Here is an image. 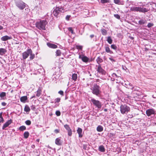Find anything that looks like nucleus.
<instances>
[{
  "instance_id": "nucleus-1",
  "label": "nucleus",
  "mask_w": 156,
  "mask_h": 156,
  "mask_svg": "<svg viewBox=\"0 0 156 156\" xmlns=\"http://www.w3.org/2000/svg\"><path fill=\"white\" fill-rule=\"evenodd\" d=\"M47 23V22L46 20H41L36 22V27L39 30H46L45 26Z\"/></svg>"
},
{
  "instance_id": "nucleus-2",
  "label": "nucleus",
  "mask_w": 156,
  "mask_h": 156,
  "mask_svg": "<svg viewBox=\"0 0 156 156\" xmlns=\"http://www.w3.org/2000/svg\"><path fill=\"white\" fill-rule=\"evenodd\" d=\"M64 10V9L63 7L56 6L54 9L53 14L54 16H57L61 13H63Z\"/></svg>"
},
{
  "instance_id": "nucleus-3",
  "label": "nucleus",
  "mask_w": 156,
  "mask_h": 156,
  "mask_svg": "<svg viewBox=\"0 0 156 156\" xmlns=\"http://www.w3.org/2000/svg\"><path fill=\"white\" fill-rule=\"evenodd\" d=\"M130 9L131 11L139 12L143 13L147 12L149 11L145 8L136 6L131 7Z\"/></svg>"
},
{
  "instance_id": "nucleus-4",
  "label": "nucleus",
  "mask_w": 156,
  "mask_h": 156,
  "mask_svg": "<svg viewBox=\"0 0 156 156\" xmlns=\"http://www.w3.org/2000/svg\"><path fill=\"white\" fill-rule=\"evenodd\" d=\"M120 111L122 114H124L129 112L130 108L126 105H122L120 107Z\"/></svg>"
},
{
  "instance_id": "nucleus-5",
  "label": "nucleus",
  "mask_w": 156,
  "mask_h": 156,
  "mask_svg": "<svg viewBox=\"0 0 156 156\" xmlns=\"http://www.w3.org/2000/svg\"><path fill=\"white\" fill-rule=\"evenodd\" d=\"M92 90V93L97 96H98L100 93V87L97 84L94 85Z\"/></svg>"
},
{
  "instance_id": "nucleus-6",
  "label": "nucleus",
  "mask_w": 156,
  "mask_h": 156,
  "mask_svg": "<svg viewBox=\"0 0 156 156\" xmlns=\"http://www.w3.org/2000/svg\"><path fill=\"white\" fill-rule=\"evenodd\" d=\"M91 101L93 104L98 108H101V103L98 100H96L94 99H91Z\"/></svg>"
},
{
  "instance_id": "nucleus-7",
  "label": "nucleus",
  "mask_w": 156,
  "mask_h": 156,
  "mask_svg": "<svg viewBox=\"0 0 156 156\" xmlns=\"http://www.w3.org/2000/svg\"><path fill=\"white\" fill-rule=\"evenodd\" d=\"M16 5L21 10L23 9L26 7L25 3L21 1L17 2Z\"/></svg>"
},
{
  "instance_id": "nucleus-8",
  "label": "nucleus",
  "mask_w": 156,
  "mask_h": 156,
  "mask_svg": "<svg viewBox=\"0 0 156 156\" xmlns=\"http://www.w3.org/2000/svg\"><path fill=\"white\" fill-rule=\"evenodd\" d=\"M64 126L67 131L68 135L69 136H71L72 134V130L70 127L69 125L67 124H65Z\"/></svg>"
},
{
  "instance_id": "nucleus-9",
  "label": "nucleus",
  "mask_w": 156,
  "mask_h": 156,
  "mask_svg": "<svg viewBox=\"0 0 156 156\" xmlns=\"http://www.w3.org/2000/svg\"><path fill=\"white\" fill-rule=\"evenodd\" d=\"M155 112L154 110L152 108L147 109L146 111V113L147 115L149 116L152 115L154 114Z\"/></svg>"
},
{
  "instance_id": "nucleus-10",
  "label": "nucleus",
  "mask_w": 156,
  "mask_h": 156,
  "mask_svg": "<svg viewBox=\"0 0 156 156\" xmlns=\"http://www.w3.org/2000/svg\"><path fill=\"white\" fill-rule=\"evenodd\" d=\"M97 71L98 73L102 74H105V71L102 68L101 64H99L98 66Z\"/></svg>"
},
{
  "instance_id": "nucleus-11",
  "label": "nucleus",
  "mask_w": 156,
  "mask_h": 156,
  "mask_svg": "<svg viewBox=\"0 0 156 156\" xmlns=\"http://www.w3.org/2000/svg\"><path fill=\"white\" fill-rule=\"evenodd\" d=\"M79 58L81 59L83 62L86 63L89 60V58H88L84 56L80 55L79 56Z\"/></svg>"
},
{
  "instance_id": "nucleus-12",
  "label": "nucleus",
  "mask_w": 156,
  "mask_h": 156,
  "mask_svg": "<svg viewBox=\"0 0 156 156\" xmlns=\"http://www.w3.org/2000/svg\"><path fill=\"white\" fill-rule=\"evenodd\" d=\"M12 122V120L11 119L8 120L3 125L2 128L3 129H4L5 128L7 127Z\"/></svg>"
},
{
  "instance_id": "nucleus-13",
  "label": "nucleus",
  "mask_w": 156,
  "mask_h": 156,
  "mask_svg": "<svg viewBox=\"0 0 156 156\" xmlns=\"http://www.w3.org/2000/svg\"><path fill=\"white\" fill-rule=\"evenodd\" d=\"M28 51L29 52V55H30V59L32 60L35 57V55L33 54V52L31 49H28Z\"/></svg>"
},
{
  "instance_id": "nucleus-14",
  "label": "nucleus",
  "mask_w": 156,
  "mask_h": 156,
  "mask_svg": "<svg viewBox=\"0 0 156 156\" xmlns=\"http://www.w3.org/2000/svg\"><path fill=\"white\" fill-rule=\"evenodd\" d=\"M29 56V52L28 49L26 51H24L22 53L23 58V59H25Z\"/></svg>"
},
{
  "instance_id": "nucleus-15",
  "label": "nucleus",
  "mask_w": 156,
  "mask_h": 156,
  "mask_svg": "<svg viewBox=\"0 0 156 156\" xmlns=\"http://www.w3.org/2000/svg\"><path fill=\"white\" fill-rule=\"evenodd\" d=\"M77 132L79 135V137L81 138L83 137L82 129L80 128H78L77 130Z\"/></svg>"
},
{
  "instance_id": "nucleus-16",
  "label": "nucleus",
  "mask_w": 156,
  "mask_h": 156,
  "mask_svg": "<svg viewBox=\"0 0 156 156\" xmlns=\"http://www.w3.org/2000/svg\"><path fill=\"white\" fill-rule=\"evenodd\" d=\"M12 39V37H9L8 36L5 35L2 37L1 40L2 41H5L8 40H10Z\"/></svg>"
},
{
  "instance_id": "nucleus-17",
  "label": "nucleus",
  "mask_w": 156,
  "mask_h": 156,
  "mask_svg": "<svg viewBox=\"0 0 156 156\" xmlns=\"http://www.w3.org/2000/svg\"><path fill=\"white\" fill-rule=\"evenodd\" d=\"M47 45L50 48H57V46L54 44H51L49 43H47Z\"/></svg>"
},
{
  "instance_id": "nucleus-18",
  "label": "nucleus",
  "mask_w": 156,
  "mask_h": 156,
  "mask_svg": "<svg viewBox=\"0 0 156 156\" xmlns=\"http://www.w3.org/2000/svg\"><path fill=\"white\" fill-rule=\"evenodd\" d=\"M55 144H56L58 146L61 145L62 144L61 142V139L59 137L56 139L55 140Z\"/></svg>"
},
{
  "instance_id": "nucleus-19",
  "label": "nucleus",
  "mask_w": 156,
  "mask_h": 156,
  "mask_svg": "<svg viewBox=\"0 0 156 156\" xmlns=\"http://www.w3.org/2000/svg\"><path fill=\"white\" fill-rule=\"evenodd\" d=\"M7 52V50L3 48H0V55H3Z\"/></svg>"
},
{
  "instance_id": "nucleus-20",
  "label": "nucleus",
  "mask_w": 156,
  "mask_h": 156,
  "mask_svg": "<svg viewBox=\"0 0 156 156\" xmlns=\"http://www.w3.org/2000/svg\"><path fill=\"white\" fill-rule=\"evenodd\" d=\"M27 97L26 96H22L20 98V101L24 103L26 102V101L27 100Z\"/></svg>"
},
{
  "instance_id": "nucleus-21",
  "label": "nucleus",
  "mask_w": 156,
  "mask_h": 156,
  "mask_svg": "<svg viewBox=\"0 0 156 156\" xmlns=\"http://www.w3.org/2000/svg\"><path fill=\"white\" fill-rule=\"evenodd\" d=\"M42 89L40 88L38 89L37 91L35 92L36 93V96L37 97H39L41 94Z\"/></svg>"
},
{
  "instance_id": "nucleus-22",
  "label": "nucleus",
  "mask_w": 156,
  "mask_h": 156,
  "mask_svg": "<svg viewBox=\"0 0 156 156\" xmlns=\"http://www.w3.org/2000/svg\"><path fill=\"white\" fill-rule=\"evenodd\" d=\"M105 51L108 53H109L110 54L113 53V51H112L110 48L108 46H105Z\"/></svg>"
},
{
  "instance_id": "nucleus-23",
  "label": "nucleus",
  "mask_w": 156,
  "mask_h": 156,
  "mask_svg": "<svg viewBox=\"0 0 156 156\" xmlns=\"http://www.w3.org/2000/svg\"><path fill=\"white\" fill-rule=\"evenodd\" d=\"M98 150L99 151L102 152H104L105 151V149L103 145H101L99 146Z\"/></svg>"
},
{
  "instance_id": "nucleus-24",
  "label": "nucleus",
  "mask_w": 156,
  "mask_h": 156,
  "mask_svg": "<svg viewBox=\"0 0 156 156\" xmlns=\"http://www.w3.org/2000/svg\"><path fill=\"white\" fill-rule=\"evenodd\" d=\"M97 62L99 65L100 64V63L103 62V60L100 56H99L96 59Z\"/></svg>"
},
{
  "instance_id": "nucleus-25",
  "label": "nucleus",
  "mask_w": 156,
  "mask_h": 156,
  "mask_svg": "<svg viewBox=\"0 0 156 156\" xmlns=\"http://www.w3.org/2000/svg\"><path fill=\"white\" fill-rule=\"evenodd\" d=\"M103 128L101 126H98L97 128V130L98 132H101L103 130Z\"/></svg>"
},
{
  "instance_id": "nucleus-26",
  "label": "nucleus",
  "mask_w": 156,
  "mask_h": 156,
  "mask_svg": "<svg viewBox=\"0 0 156 156\" xmlns=\"http://www.w3.org/2000/svg\"><path fill=\"white\" fill-rule=\"evenodd\" d=\"M146 23V20H143V19L141 20L138 21L139 24L140 25L144 24Z\"/></svg>"
},
{
  "instance_id": "nucleus-27",
  "label": "nucleus",
  "mask_w": 156,
  "mask_h": 156,
  "mask_svg": "<svg viewBox=\"0 0 156 156\" xmlns=\"http://www.w3.org/2000/svg\"><path fill=\"white\" fill-rule=\"evenodd\" d=\"M29 135V133L28 131L25 132L23 134L24 137L25 139L27 138Z\"/></svg>"
},
{
  "instance_id": "nucleus-28",
  "label": "nucleus",
  "mask_w": 156,
  "mask_h": 156,
  "mask_svg": "<svg viewBox=\"0 0 156 156\" xmlns=\"http://www.w3.org/2000/svg\"><path fill=\"white\" fill-rule=\"evenodd\" d=\"M30 109L29 106L27 105H26L24 108V111L27 112H29Z\"/></svg>"
},
{
  "instance_id": "nucleus-29",
  "label": "nucleus",
  "mask_w": 156,
  "mask_h": 156,
  "mask_svg": "<svg viewBox=\"0 0 156 156\" xmlns=\"http://www.w3.org/2000/svg\"><path fill=\"white\" fill-rule=\"evenodd\" d=\"M101 32L102 35H105L107 34V30L104 29H102L101 30Z\"/></svg>"
},
{
  "instance_id": "nucleus-30",
  "label": "nucleus",
  "mask_w": 156,
  "mask_h": 156,
  "mask_svg": "<svg viewBox=\"0 0 156 156\" xmlns=\"http://www.w3.org/2000/svg\"><path fill=\"white\" fill-rule=\"evenodd\" d=\"M77 78V74L76 73H74L72 75V79L73 80L75 81Z\"/></svg>"
},
{
  "instance_id": "nucleus-31",
  "label": "nucleus",
  "mask_w": 156,
  "mask_h": 156,
  "mask_svg": "<svg viewBox=\"0 0 156 156\" xmlns=\"http://www.w3.org/2000/svg\"><path fill=\"white\" fill-rule=\"evenodd\" d=\"M107 41L108 43L109 44H112V39L111 37L109 36L107 38Z\"/></svg>"
},
{
  "instance_id": "nucleus-32",
  "label": "nucleus",
  "mask_w": 156,
  "mask_h": 156,
  "mask_svg": "<svg viewBox=\"0 0 156 156\" xmlns=\"http://www.w3.org/2000/svg\"><path fill=\"white\" fill-rule=\"evenodd\" d=\"M62 54L61 51L59 50H57L56 51V56H60Z\"/></svg>"
},
{
  "instance_id": "nucleus-33",
  "label": "nucleus",
  "mask_w": 156,
  "mask_h": 156,
  "mask_svg": "<svg viewBox=\"0 0 156 156\" xmlns=\"http://www.w3.org/2000/svg\"><path fill=\"white\" fill-rule=\"evenodd\" d=\"M26 127L24 126H20L19 128V129L21 131L24 130H26Z\"/></svg>"
},
{
  "instance_id": "nucleus-34",
  "label": "nucleus",
  "mask_w": 156,
  "mask_h": 156,
  "mask_svg": "<svg viewBox=\"0 0 156 156\" xmlns=\"http://www.w3.org/2000/svg\"><path fill=\"white\" fill-rule=\"evenodd\" d=\"M114 2L116 4L120 5L121 4L120 0H114Z\"/></svg>"
},
{
  "instance_id": "nucleus-35",
  "label": "nucleus",
  "mask_w": 156,
  "mask_h": 156,
  "mask_svg": "<svg viewBox=\"0 0 156 156\" xmlns=\"http://www.w3.org/2000/svg\"><path fill=\"white\" fill-rule=\"evenodd\" d=\"M6 96V93L5 92H2L0 94V97L1 98H3Z\"/></svg>"
},
{
  "instance_id": "nucleus-36",
  "label": "nucleus",
  "mask_w": 156,
  "mask_h": 156,
  "mask_svg": "<svg viewBox=\"0 0 156 156\" xmlns=\"http://www.w3.org/2000/svg\"><path fill=\"white\" fill-rule=\"evenodd\" d=\"M101 2L102 4L109 2V0H101Z\"/></svg>"
},
{
  "instance_id": "nucleus-37",
  "label": "nucleus",
  "mask_w": 156,
  "mask_h": 156,
  "mask_svg": "<svg viewBox=\"0 0 156 156\" xmlns=\"http://www.w3.org/2000/svg\"><path fill=\"white\" fill-rule=\"evenodd\" d=\"M111 48H112L115 50H116L117 48V47L114 44H112L111 45Z\"/></svg>"
},
{
  "instance_id": "nucleus-38",
  "label": "nucleus",
  "mask_w": 156,
  "mask_h": 156,
  "mask_svg": "<svg viewBox=\"0 0 156 156\" xmlns=\"http://www.w3.org/2000/svg\"><path fill=\"white\" fill-rule=\"evenodd\" d=\"M25 123L27 125H30L31 124V122L30 120H27L25 122Z\"/></svg>"
},
{
  "instance_id": "nucleus-39",
  "label": "nucleus",
  "mask_w": 156,
  "mask_h": 156,
  "mask_svg": "<svg viewBox=\"0 0 156 156\" xmlns=\"http://www.w3.org/2000/svg\"><path fill=\"white\" fill-rule=\"evenodd\" d=\"M76 49L78 50H82L83 48V46L81 45H76Z\"/></svg>"
},
{
  "instance_id": "nucleus-40",
  "label": "nucleus",
  "mask_w": 156,
  "mask_h": 156,
  "mask_svg": "<svg viewBox=\"0 0 156 156\" xmlns=\"http://www.w3.org/2000/svg\"><path fill=\"white\" fill-rule=\"evenodd\" d=\"M114 16L117 19H118L119 20L120 18V16L118 14H114Z\"/></svg>"
},
{
  "instance_id": "nucleus-41",
  "label": "nucleus",
  "mask_w": 156,
  "mask_h": 156,
  "mask_svg": "<svg viewBox=\"0 0 156 156\" xmlns=\"http://www.w3.org/2000/svg\"><path fill=\"white\" fill-rule=\"evenodd\" d=\"M55 114L57 116H59L61 115V112L59 111H56Z\"/></svg>"
},
{
  "instance_id": "nucleus-42",
  "label": "nucleus",
  "mask_w": 156,
  "mask_h": 156,
  "mask_svg": "<svg viewBox=\"0 0 156 156\" xmlns=\"http://www.w3.org/2000/svg\"><path fill=\"white\" fill-rule=\"evenodd\" d=\"M154 26V24L153 23H148L147 27L148 28H150Z\"/></svg>"
},
{
  "instance_id": "nucleus-43",
  "label": "nucleus",
  "mask_w": 156,
  "mask_h": 156,
  "mask_svg": "<svg viewBox=\"0 0 156 156\" xmlns=\"http://www.w3.org/2000/svg\"><path fill=\"white\" fill-rule=\"evenodd\" d=\"M61 100V98H57L55 99V103H56V102H59Z\"/></svg>"
},
{
  "instance_id": "nucleus-44",
  "label": "nucleus",
  "mask_w": 156,
  "mask_h": 156,
  "mask_svg": "<svg viewBox=\"0 0 156 156\" xmlns=\"http://www.w3.org/2000/svg\"><path fill=\"white\" fill-rule=\"evenodd\" d=\"M68 30L69 31L71 32V33L72 34L74 33L73 31L72 27H69L68 28Z\"/></svg>"
},
{
  "instance_id": "nucleus-45",
  "label": "nucleus",
  "mask_w": 156,
  "mask_h": 156,
  "mask_svg": "<svg viewBox=\"0 0 156 156\" xmlns=\"http://www.w3.org/2000/svg\"><path fill=\"white\" fill-rule=\"evenodd\" d=\"M58 93L60 94V95H62V96H63L64 95V93L63 92L62 90H60L59 91Z\"/></svg>"
},
{
  "instance_id": "nucleus-46",
  "label": "nucleus",
  "mask_w": 156,
  "mask_h": 156,
  "mask_svg": "<svg viewBox=\"0 0 156 156\" xmlns=\"http://www.w3.org/2000/svg\"><path fill=\"white\" fill-rule=\"evenodd\" d=\"M70 17L71 16L70 15H67L66 17V20H69Z\"/></svg>"
},
{
  "instance_id": "nucleus-47",
  "label": "nucleus",
  "mask_w": 156,
  "mask_h": 156,
  "mask_svg": "<svg viewBox=\"0 0 156 156\" xmlns=\"http://www.w3.org/2000/svg\"><path fill=\"white\" fill-rule=\"evenodd\" d=\"M54 132L56 133H58L59 132V129H55L54 130Z\"/></svg>"
},
{
  "instance_id": "nucleus-48",
  "label": "nucleus",
  "mask_w": 156,
  "mask_h": 156,
  "mask_svg": "<svg viewBox=\"0 0 156 156\" xmlns=\"http://www.w3.org/2000/svg\"><path fill=\"white\" fill-rule=\"evenodd\" d=\"M2 105L3 106H5L6 105V103L5 102H2L1 103Z\"/></svg>"
},
{
  "instance_id": "nucleus-49",
  "label": "nucleus",
  "mask_w": 156,
  "mask_h": 156,
  "mask_svg": "<svg viewBox=\"0 0 156 156\" xmlns=\"http://www.w3.org/2000/svg\"><path fill=\"white\" fill-rule=\"evenodd\" d=\"M4 121V119L3 118H2V119H0V123L1 122H3Z\"/></svg>"
},
{
  "instance_id": "nucleus-50",
  "label": "nucleus",
  "mask_w": 156,
  "mask_h": 156,
  "mask_svg": "<svg viewBox=\"0 0 156 156\" xmlns=\"http://www.w3.org/2000/svg\"><path fill=\"white\" fill-rule=\"evenodd\" d=\"M2 112L0 113V118H1V119H2V118H3L2 116Z\"/></svg>"
},
{
  "instance_id": "nucleus-51",
  "label": "nucleus",
  "mask_w": 156,
  "mask_h": 156,
  "mask_svg": "<svg viewBox=\"0 0 156 156\" xmlns=\"http://www.w3.org/2000/svg\"><path fill=\"white\" fill-rule=\"evenodd\" d=\"M87 146L85 145H83V149L86 150V149Z\"/></svg>"
},
{
  "instance_id": "nucleus-52",
  "label": "nucleus",
  "mask_w": 156,
  "mask_h": 156,
  "mask_svg": "<svg viewBox=\"0 0 156 156\" xmlns=\"http://www.w3.org/2000/svg\"><path fill=\"white\" fill-rule=\"evenodd\" d=\"M59 105V104L55 105L54 107V108H56Z\"/></svg>"
},
{
  "instance_id": "nucleus-53",
  "label": "nucleus",
  "mask_w": 156,
  "mask_h": 156,
  "mask_svg": "<svg viewBox=\"0 0 156 156\" xmlns=\"http://www.w3.org/2000/svg\"><path fill=\"white\" fill-rule=\"evenodd\" d=\"M94 37V34H92L90 35V37L91 38H92Z\"/></svg>"
},
{
  "instance_id": "nucleus-54",
  "label": "nucleus",
  "mask_w": 156,
  "mask_h": 156,
  "mask_svg": "<svg viewBox=\"0 0 156 156\" xmlns=\"http://www.w3.org/2000/svg\"><path fill=\"white\" fill-rule=\"evenodd\" d=\"M138 88V87H136V88H135V87H133L132 89H133V90H136V88Z\"/></svg>"
},
{
  "instance_id": "nucleus-55",
  "label": "nucleus",
  "mask_w": 156,
  "mask_h": 156,
  "mask_svg": "<svg viewBox=\"0 0 156 156\" xmlns=\"http://www.w3.org/2000/svg\"><path fill=\"white\" fill-rule=\"evenodd\" d=\"M3 29V27L0 25V30H2V29Z\"/></svg>"
},
{
  "instance_id": "nucleus-56",
  "label": "nucleus",
  "mask_w": 156,
  "mask_h": 156,
  "mask_svg": "<svg viewBox=\"0 0 156 156\" xmlns=\"http://www.w3.org/2000/svg\"><path fill=\"white\" fill-rule=\"evenodd\" d=\"M33 110H34L35 109V108L34 106H33V107L31 108Z\"/></svg>"
},
{
  "instance_id": "nucleus-57",
  "label": "nucleus",
  "mask_w": 156,
  "mask_h": 156,
  "mask_svg": "<svg viewBox=\"0 0 156 156\" xmlns=\"http://www.w3.org/2000/svg\"><path fill=\"white\" fill-rule=\"evenodd\" d=\"M104 111L105 112H106L108 111V109L106 108H105L104 109Z\"/></svg>"
},
{
  "instance_id": "nucleus-58",
  "label": "nucleus",
  "mask_w": 156,
  "mask_h": 156,
  "mask_svg": "<svg viewBox=\"0 0 156 156\" xmlns=\"http://www.w3.org/2000/svg\"><path fill=\"white\" fill-rule=\"evenodd\" d=\"M109 59H110L111 61H114V60L112 58H109Z\"/></svg>"
},
{
  "instance_id": "nucleus-59",
  "label": "nucleus",
  "mask_w": 156,
  "mask_h": 156,
  "mask_svg": "<svg viewBox=\"0 0 156 156\" xmlns=\"http://www.w3.org/2000/svg\"><path fill=\"white\" fill-rule=\"evenodd\" d=\"M35 97V96L34 95V96H32L31 98H34Z\"/></svg>"
},
{
  "instance_id": "nucleus-60",
  "label": "nucleus",
  "mask_w": 156,
  "mask_h": 156,
  "mask_svg": "<svg viewBox=\"0 0 156 156\" xmlns=\"http://www.w3.org/2000/svg\"><path fill=\"white\" fill-rule=\"evenodd\" d=\"M13 91V90H12L11 91V93H12Z\"/></svg>"
},
{
  "instance_id": "nucleus-61",
  "label": "nucleus",
  "mask_w": 156,
  "mask_h": 156,
  "mask_svg": "<svg viewBox=\"0 0 156 156\" xmlns=\"http://www.w3.org/2000/svg\"><path fill=\"white\" fill-rule=\"evenodd\" d=\"M133 117V116L132 115V117H130V118H132V117Z\"/></svg>"
},
{
  "instance_id": "nucleus-62",
  "label": "nucleus",
  "mask_w": 156,
  "mask_h": 156,
  "mask_svg": "<svg viewBox=\"0 0 156 156\" xmlns=\"http://www.w3.org/2000/svg\"><path fill=\"white\" fill-rule=\"evenodd\" d=\"M113 74H115V75H116L115 73H113Z\"/></svg>"
},
{
  "instance_id": "nucleus-63",
  "label": "nucleus",
  "mask_w": 156,
  "mask_h": 156,
  "mask_svg": "<svg viewBox=\"0 0 156 156\" xmlns=\"http://www.w3.org/2000/svg\"><path fill=\"white\" fill-rule=\"evenodd\" d=\"M155 6L156 7V3H155Z\"/></svg>"
}]
</instances>
